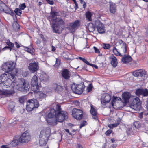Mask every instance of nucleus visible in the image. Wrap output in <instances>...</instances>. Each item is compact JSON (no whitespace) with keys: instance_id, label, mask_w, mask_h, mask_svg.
Here are the masks:
<instances>
[{"instance_id":"54","label":"nucleus","mask_w":148,"mask_h":148,"mask_svg":"<svg viewBox=\"0 0 148 148\" xmlns=\"http://www.w3.org/2000/svg\"><path fill=\"white\" fill-rule=\"evenodd\" d=\"M7 50H9L10 51V48L8 46H6L2 49V51H4Z\"/></svg>"},{"instance_id":"50","label":"nucleus","mask_w":148,"mask_h":148,"mask_svg":"<svg viewBox=\"0 0 148 148\" xmlns=\"http://www.w3.org/2000/svg\"><path fill=\"white\" fill-rule=\"evenodd\" d=\"M112 132V131L111 130H107L105 132V134L106 136H108Z\"/></svg>"},{"instance_id":"29","label":"nucleus","mask_w":148,"mask_h":148,"mask_svg":"<svg viewBox=\"0 0 148 148\" xmlns=\"http://www.w3.org/2000/svg\"><path fill=\"white\" fill-rule=\"evenodd\" d=\"M20 143V141L19 138L18 139L15 137L14 138L11 144L13 147H15L18 145Z\"/></svg>"},{"instance_id":"6","label":"nucleus","mask_w":148,"mask_h":148,"mask_svg":"<svg viewBox=\"0 0 148 148\" xmlns=\"http://www.w3.org/2000/svg\"><path fill=\"white\" fill-rule=\"evenodd\" d=\"M51 131L49 128H47L41 131L40 134L39 143L41 145H45L46 140L50 135Z\"/></svg>"},{"instance_id":"26","label":"nucleus","mask_w":148,"mask_h":148,"mask_svg":"<svg viewBox=\"0 0 148 148\" xmlns=\"http://www.w3.org/2000/svg\"><path fill=\"white\" fill-rule=\"evenodd\" d=\"M116 10L115 4L112 2L110 3V11L111 13L115 14Z\"/></svg>"},{"instance_id":"11","label":"nucleus","mask_w":148,"mask_h":148,"mask_svg":"<svg viewBox=\"0 0 148 148\" xmlns=\"http://www.w3.org/2000/svg\"><path fill=\"white\" fill-rule=\"evenodd\" d=\"M19 138L21 143H27L30 140L31 136L28 132L26 131L21 134Z\"/></svg>"},{"instance_id":"39","label":"nucleus","mask_w":148,"mask_h":148,"mask_svg":"<svg viewBox=\"0 0 148 148\" xmlns=\"http://www.w3.org/2000/svg\"><path fill=\"white\" fill-rule=\"evenodd\" d=\"M143 89L139 88L136 90L135 94L138 96L142 95Z\"/></svg>"},{"instance_id":"38","label":"nucleus","mask_w":148,"mask_h":148,"mask_svg":"<svg viewBox=\"0 0 148 148\" xmlns=\"http://www.w3.org/2000/svg\"><path fill=\"white\" fill-rule=\"evenodd\" d=\"M56 110H55L56 111V114L63 111H62L61 105L59 104H57L56 105Z\"/></svg>"},{"instance_id":"46","label":"nucleus","mask_w":148,"mask_h":148,"mask_svg":"<svg viewBox=\"0 0 148 148\" xmlns=\"http://www.w3.org/2000/svg\"><path fill=\"white\" fill-rule=\"evenodd\" d=\"M41 38L43 41V42L44 44H45L47 42V39L44 37V35L42 34H41L40 35Z\"/></svg>"},{"instance_id":"52","label":"nucleus","mask_w":148,"mask_h":148,"mask_svg":"<svg viewBox=\"0 0 148 148\" xmlns=\"http://www.w3.org/2000/svg\"><path fill=\"white\" fill-rule=\"evenodd\" d=\"M93 48L95 50V52L96 53H100V51L99 49L97 48L96 47H93Z\"/></svg>"},{"instance_id":"8","label":"nucleus","mask_w":148,"mask_h":148,"mask_svg":"<svg viewBox=\"0 0 148 148\" xmlns=\"http://www.w3.org/2000/svg\"><path fill=\"white\" fill-rule=\"evenodd\" d=\"M83 112L82 110L73 108L72 110V117L77 120H81L83 117Z\"/></svg>"},{"instance_id":"27","label":"nucleus","mask_w":148,"mask_h":148,"mask_svg":"<svg viewBox=\"0 0 148 148\" xmlns=\"http://www.w3.org/2000/svg\"><path fill=\"white\" fill-rule=\"evenodd\" d=\"M3 11L8 14L10 15L14 18V17H16V16L14 12H13L11 8H8L6 9L5 10L4 9V11Z\"/></svg>"},{"instance_id":"42","label":"nucleus","mask_w":148,"mask_h":148,"mask_svg":"<svg viewBox=\"0 0 148 148\" xmlns=\"http://www.w3.org/2000/svg\"><path fill=\"white\" fill-rule=\"evenodd\" d=\"M119 124V123H117L115 124H109L108 125V127L110 129H112L113 128L117 127Z\"/></svg>"},{"instance_id":"41","label":"nucleus","mask_w":148,"mask_h":148,"mask_svg":"<svg viewBox=\"0 0 148 148\" xmlns=\"http://www.w3.org/2000/svg\"><path fill=\"white\" fill-rule=\"evenodd\" d=\"M14 11L16 14L18 16H21L22 14L21 10L18 8H16Z\"/></svg>"},{"instance_id":"24","label":"nucleus","mask_w":148,"mask_h":148,"mask_svg":"<svg viewBox=\"0 0 148 148\" xmlns=\"http://www.w3.org/2000/svg\"><path fill=\"white\" fill-rule=\"evenodd\" d=\"M132 58L129 56L124 55V56L122 58L121 61L123 64H128L131 62L132 60Z\"/></svg>"},{"instance_id":"56","label":"nucleus","mask_w":148,"mask_h":148,"mask_svg":"<svg viewBox=\"0 0 148 148\" xmlns=\"http://www.w3.org/2000/svg\"><path fill=\"white\" fill-rule=\"evenodd\" d=\"M124 43L125 42L121 40H119L117 42V43H118L120 45L122 44V46H123V43Z\"/></svg>"},{"instance_id":"64","label":"nucleus","mask_w":148,"mask_h":148,"mask_svg":"<svg viewBox=\"0 0 148 148\" xmlns=\"http://www.w3.org/2000/svg\"><path fill=\"white\" fill-rule=\"evenodd\" d=\"M77 145L78 146V148H83L82 146L80 144L77 143Z\"/></svg>"},{"instance_id":"59","label":"nucleus","mask_w":148,"mask_h":148,"mask_svg":"<svg viewBox=\"0 0 148 148\" xmlns=\"http://www.w3.org/2000/svg\"><path fill=\"white\" fill-rule=\"evenodd\" d=\"M15 45L17 48H19L21 47L20 45L18 43L17 41H15Z\"/></svg>"},{"instance_id":"15","label":"nucleus","mask_w":148,"mask_h":148,"mask_svg":"<svg viewBox=\"0 0 148 148\" xmlns=\"http://www.w3.org/2000/svg\"><path fill=\"white\" fill-rule=\"evenodd\" d=\"M132 75L135 77H145L147 75V72L145 70L139 69L136 70L132 72Z\"/></svg>"},{"instance_id":"51","label":"nucleus","mask_w":148,"mask_h":148,"mask_svg":"<svg viewBox=\"0 0 148 148\" xmlns=\"http://www.w3.org/2000/svg\"><path fill=\"white\" fill-rule=\"evenodd\" d=\"M75 106H79L80 105V103L78 101H75L73 102Z\"/></svg>"},{"instance_id":"7","label":"nucleus","mask_w":148,"mask_h":148,"mask_svg":"<svg viewBox=\"0 0 148 148\" xmlns=\"http://www.w3.org/2000/svg\"><path fill=\"white\" fill-rule=\"evenodd\" d=\"M141 101L137 97H134L131 101V107L136 110H139L141 108Z\"/></svg>"},{"instance_id":"33","label":"nucleus","mask_w":148,"mask_h":148,"mask_svg":"<svg viewBox=\"0 0 148 148\" xmlns=\"http://www.w3.org/2000/svg\"><path fill=\"white\" fill-rule=\"evenodd\" d=\"M113 52L116 56H123V55L121 54V53L118 51V49L115 47H113Z\"/></svg>"},{"instance_id":"36","label":"nucleus","mask_w":148,"mask_h":148,"mask_svg":"<svg viewBox=\"0 0 148 148\" xmlns=\"http://www.w3.org/2000/svg\"><path fill=\"white\" fill-rule=\"evenodd\" d=\"M92 16L90 12L88 11L86 12V17L88 21H90L92 20L91 16Z\"/></svg>"},{"instance_id":"10","label":"nucleus","mask_w":148,"mask_h":148,"mask_svg":"<svg viewBox=\"0 0 148 148\" xmlns=\"http://www.w3.org/2000/svg\"><path fill=\"white\" fill-rule=\"evenodd\" d=\"M85 87L84 84H81L77 85H72L71 86V89L74 93L80 94L83 92Z\"/></svg>"},{"instance_id":"17","label":"nucleus","mask_w":148,"mask_h":148,"mask_svg":"<svg viewBox=\"0 0 148 148\" xmlns=\"http://www.w3.org/2000/svg\"><path fill=\"white\" fill-rule=\"evenodd\" d=\"M28 68L31 72L34 73L39 69L38 63L35 62L30 63Z\"/></svg>"},{"instance_id":"62","label":"nucleus","mask_w":148,"mask_h":148,"mask_svg":"<svg viewBox=\"0 0 148 148\" xmlns=\"http://www.w3.org/2000/svg\"><path fill=\"white\" fill-rule=\"evenodd\" d=\"M116 99H114L112 100L111 101V104L112 106H114V104L116 101Z\"/></svg>"},{"instance_id":"5","label":"nucleus","mask_w":148,"mask_h":148,"mask_svg":"<svg viewBox=\"0 0 148 148\" xmlns=\"http://www.w3.org/2000/svg\"><path fill=\"white\" fill-rule=\"evenodd\" d=\"M26 103V109L28 112L35 110L40 105L38 101L36 99H29Z\"/></svg>"},{"instance_id":"58","label":"nucleus","mask_w":148,"mask_h":148,"mask_svg":"<svg viewBox=\"0 0 148 148\" xmlns=\"http://www.w3.org/2000/svg\"><path fill=\"white\" fill-rule=\"evenodd\" d=\"M75 4V6H74V8L75 10H77L78 8V4L77 2L74 3Z\"/></svg>"},{"instance_id":"63","label":"nucleus","mask_w":148,"mask_h":148,"mask_svg":"<svg viewBox=\"0 0 148 148\" xmlns=\"http://www.w3.org/2000/svg\"><path fill=\"white\" fill-rule=\"evenodd\" d=\"M83 8L85 9L86 7V3L85 2H83Z\"/></svg>"},{"instance_id":"48","label":"nucleus","mask_w":148,"mask_h":148,"mask_svg":"<svg viewBox=\"0 0 148 148\" xmlns=\"http://www.w3.org/2000/svg\"><path fill=\"white\" fill-rule=\"evenodd\" d=\"M110 47V45L109 44H105L103 45V48L106 49H109Z\"/></svg>"},{"instance_id":"34","label":"nucleus","mask_w":148,"mask_h":148,"mask_svg":"<svg viewBox=\"0 0 148 148\" xmlns=\"http://www.w3.org/2000/svg\"><path fill=\"white\" fill-rule=\"evenodd\" d=\"M6 42V44L10 48V51H11L14 47V44L11 42L9 39L7 40Z\"/></svg>"},{"instance_id":"3","label":"nucleus","mask_w":148,"mask_h":148,"mask_svg":"<svg viewBox=\"0 0 148 148\" xmlns=\"http://www.w3.org/2000/svg\"><path fill=\"white\" fill-rule=\"evenodd\" d=\"M64 22L62 19L56 18L52 25L53 32L55 33H60L64 29Z\"/></svg>"},{"instance_id":"44","label":"nucleus","mask_w":148,"mask_h":148,"mask_svg":"<svg viewBox=\"0 0 148 148\" xmlns=\"http://www.w3.org/2000/svg\"><path fill=\"white\" fill-rule=\"evenodd\" d=\"M92 84H90L87 87V92H89L92 90Z\"/></svg>"},{"instance_id":"37","label":"nucleus","mask_w":148,"mask_h":148,"mask_svg":"<svg viewBox=\"0 0 148 148\" xmlns=\"http://www.w3.org/2000/svg\"><path fill=\"white\" fill-rule=\"evenodd\" d=\"M133 125L135 128L138 129L140 127L141 124L139 121H137L134 123Z\"/></svg>"},{"instance_id":"57","label":"nucleus","mask_w":148,"mask_h":148,"mask_svg":"<svg viewBox=\"0 0 148 148\" xmlns=\"http://www.w3.org/2000/svg\"><path fill=\"white\" fill-rule=\"evenodd\" d=\"M47 3L51 5H53L54 4V2L52 0H49L47 1Z\"/></svg>"},{"instance_id":"9","label":"nucleus","mask_w":148,"mask_h":148,"mask_svg":"<svg viewBox=\"0 0 148 148\" xmlns=\"http://www.w3.org/2000/svg\"><path fill=\"white\" fill-rule=\"evenodd\" d=\"M38 78L37 76L34 75L31 80V89L34 92L38 91V89L40 87L38 84Z\"/></svg>"},{"instance_id":"49","label":"nucleus","mask_w":148,"mask_h":148,"mask_svg":"<svg viewBox=\"0 0 148 148\" xmlns=\"http://www.w3.org/2000/svg\"><path fill=\"white\" fill-rule=\"evenodd\" d=\"M26 6L25 3H23L22 4H21L19 5V8L20 9L23 10H24L26 8Z\"/></svg>"},{"instance_id":"12","label":"nucleus","mask_w":148,"mask_h":148,"mask_svg":"<svg viewBox=\"0 0 148 148\" xmlns=\"http://www.w3.org/2000/svg\"><path fill=\"white\" fill-rule=\"evenodd\" d=\"M80 25V22L79 20H77L75 21L69 23L67 28L70 31L74 32Z\"/></svg>"},{"instance_id":"60","label":"nucleus","mask_w":148,"mask_h":148,"mask_svg":"<svg viewBox=\"0 0 148 148\" xmlns=\"http://www.w3.org/2000/svg\"><path fill=\"white\" fill-rule=\"evenodd\" d=\"M64 130L66 132H67V133H68L69 135H72V133L70 132L69 130V129H64Z\"/></svg>"},{"instance_id":"25","label":"nucleus","mask_w":148,"mask_h":148,"mask_svg":"<svg viewBox=\"0 0 148 148\" xmlns=\"http://www.w3.org/2000/svg\"><path fill=\"white\" fill-rule=\"evenodd\" d=\"M38 92H34L36 93L35 96L36 98L39 100H41L45 98L46 94L41 92H39V89Z\"/></svg>"},{"instance_id":"2","label":"nucleus","mask_w":148,"mask_h":148,"mask_svg":"<svg viewBox=\"0 0 148 148\" xmlns=\"http://www.w3.org/2000/svg\"><path fill=\"white\" fill-rule=\"evenodd\" d=\"M56 113L55 109L51 108L45 114V116L48 123L50 125H56L57 124V121L55 120Z\"/></svg>"},{"instance_id":"23","label":"nucleus","mask_w":148,"mask_h":148,"mask_svg":"<svg viewBox=\"0 0 148 148\" xmlns=\"http://www.w3.org/2000/svg\"><path fill=\"white\" fill-rule=\"evenodd\" d=\"M14 89L9 90H8L0 89V95H4L8 96L9 95H11L14 93Z\"/></svg>"},{"instance_id":"22","label":"nucleus","mask_w":148,"mask_h":148,"mask_svg":"<svg viewBox=\"0 0 148 148\" xmlns=\"http://www.w3.org/2000/svg\"><path fill=\"white\" fill-rule=\"evenodd\" d=\"M109 58L110 62V64L111 65L114 67H116L117 66L118 61L117 59L116 58L112 55L110 56Z\"/></svg>"},{"instance_id":"47","label":"nucleus","mask_w":148,"mask_h":148,"mask_svg":"<svg viewBox=\"0 0 148 148\" xmlns=\"http://www.w3.org/2000/svg\"><path fill=\"white\" fill-rule=\"evenodd\" d=\"M19 101L21 104H23L25 102L24 98L23 96H21L19 98Z\"/></svg>"},{"instance_id":"1","label":"nucleus","mask_w":148,"mask_h":148,"mask_svg":"<svg viewBox=\"0 0 148 148\" xmlns=\"http://www.w3.org/2000/svg\"><path fill=\"white\" fill-rule=\"evenodd\" d=\"M16 65V63L12 61L3 64L2 69L6 72L0 76V84L1 86L14 88L16 83L15 76L18 72L17 69L15 68Z\"/></svg>"},{"instance_id":"19","label":"nucleus","mask_w":148,"mask_h":148,"mask_svg":"<svg viewBox=\"0 0 148 148\" xmlns=\"http://www.w3.org/2000/svg\"><path fill=\"white\" fill-rule=\"evenodd\" d=\"M58 14V12H56L55 10H52L50 12V15L47 17V18L50 21H51L53 22L55 20V18H56Z\"/></svg>"},{"instance_id":"18","label":"nucleus","mask_w":148,"mask_h":148,"mask_svg":"<svg viewBox=\"0 0 148 148\" xmlns=\"http://www.w3.org/2000/svg\"><path fill=\"white\" fill-rule=\"evenodd\" d=\"M131 96V94L129 92H126L123 93L122 95L123 102L126 104L128 103Z\"/></svg>"},{"instance_id":"43","label":"nucleus","mask_w":148,"mask_h":148,"mask_svg":"<svg viewBox=\"0 0 148 148\" xmlns=\"http://www.w3.org/2000/svg\"><path fill=\"white\" fill-rule=\"evenodd\" d=\"M56 63L54 64V66L58 68L60 64L61 60L60 59L58 58H56Z\"/></svg>"},{"instance_id":"13","label":"nucleus","mask_w":148,"mask_h":148,"mask_svg":"<svg viewBox=\"0 0 148 148\" xmlns=\"http://www.w3.org/2000/svg\"><path fill=\"white\" fill-rule=\"evenodd\" d=\"M67 113L65 111H62L61 112L57 113L56 116V118L55 120L57 121L58 122H62L68 118Z\"/></svg>"},{"instance_id":"32","label":"nucleus","mask_w":148,"mask_h":148,"mask_svg":"<svg viewBox=\"0 0 148 148\" xmlns=\"http://www.w3.org/2000/svg\"><path fill=\"white\" fill-rule=\"evenodd\" d=\"M91 109L90 112L92 115V116L97 115V111L93 107L92 105H90Z\"/></svg>"},{"instance_id":"45","label":"nucleus","mask_w":148,"mask_h":148,"mask_svg":"<svg viewBox=\"0 0 148 148\" xmlns=\"http://www.w3.org/2000/svg\"><path fill=\"white\" fill-rule=\"evenodd\" d=\"M142 95L144 97L148 96V90L147 89H143Z\"/></svg>"},{"instance_id":"20","label":"nucleus","mask_w":148,"mask_h":148,"mask_svg":"<svg viewBox=\"0 0 148 148\" xmlns=\"http://www.w3.org/2000/svg\"><path fill=\"white\" fill-rule=\"evenodd\" d=\"M61 75L63 78L66 79H68L71 77L70 72L66 69H64L61 73Z\"/></svg>"},{"instance_id":"61","label":"nucleus","mask_w":148,"mask_h":148,"mask_svg":"<svg viewBox=\"0 0 148 148\" xmlns=\"http://www.w3.org/2000/svg\"><path fill=\"white\" fill-rule=\"evenodd\" d=\"M25 49H26L25 50L27 51V52H29V53H30V51H31V49L29 48L28 47H25Z\"/></svg>"},{"instance_id":"21","label":"nucleus","mask_w":148,"mask_h":148,"mask_svg":"<svg viewBox=\"0 0 148 148\" xmlns=\"http://www.w3.org/2000/svg\"><path fill=\"white\" fill-rule=\"evenodd\" d=\"M52 88L55 92L58 93L60 92L63 90V86L57 83H54L53 84Z\"/></svg>"},{"instance_id":"40","label":"nucleus","mask_w":148,"mask_h":148,"mask_svg":"<svg viewBox=\"0 0 148 148\" xmlns=\"http://www.w3.org/2000/svg\"><path fill=\"white\" fill-rule=\"evenodd\" d=\"M7 6L6 4L2 1H0V10L2 11H4V10Z\"/></svg>"},{"instance_id":"14","label":"nucleus","mask_w":148,"mask_h":148,"mask_svg":"<svg viewBox=\"0 0 148 148\" xmlns=\"http://www.w3.org/2000/svg\"><path fill=\"white\" fill-rule=\"evenodd\" d=\"M95 25L99 33L103 34L105 33V30L104 25L99 20H95Z\"/></svg>"},{"instance_id":"16","label":"nucleus","mask_w":148,"mask_h":148,"mask_svg":"<svg viewBox=\"0 0 148 148\" xmlns=\"http://www.w3.org/2000/svg\"><path fill=\"white\" fill-rule=\"evenodd\" d=\"M111 95L108 93L104 94L103 96V98L101 99V103L104 105L108 103L111 100Z\"/></svg>"},{"instance_id":"53","label":"nucleus","mask_w":148,"mask_h":148,"mask_svg":"<svg viewBox=\"0 0 148 148\" xmlns=\"http://www.w3.org/2000/svg\"><path fill=\"white\" fill-rule=\"evenodd\" d=\"M86 123H87V122L86 121H84L83 123H82L80 124V127H79L80 128H81L83 126H85L86 125Z\"/></svg>"},{"instance_id":"30","label":"nucleus","mask_w":148,"mask_h":148,"mask_svg":"<svg viewBox=\"0 0 148 148\" xmlns=\"http://www.w3.org/2000/svg\"><path fill=\"white\" fill-rule=\"evenodd\" d=\"M127 51L126 44L125 43H123V45L121 47V49L120 50L121 54L125 55Z\"/></svg>"},{"instance_id":"28","label":"nucleus","mask_w":148,"mask_h":148,"mask_svg":"<svg viewBox=\"0 0 148 148\" xmlns=\"http://www.w3.org/2000/svg\"><path fill=\"white\" fill-rule=\"evenodd\" d=\"M15 103L14 102H10L8 107V110L12 113L15 110Z\"/></svg>"},{"instance_id":"35","label":"nucleus","mask_w":148,"mask_h":148,"mask_svg":"<svg viewBox=\"0 0 148 148\" xmlns=\"http://www.w3.org/2000/svg\"><path fill=\"white\" fill-rule=\"evenodd\" d=\"M77 59H80V60L82 61L84 63H85L86 64L90 66H92V64L90 63L85 58H82L81 57H79L78 58H77Z\"/></svg>"},{"instance_id":"31","label":"nucleus","mask_w":148,"mask_h":148,"mask_svg":"<svg viewBox=\"0 0 148 148\" xmlns=\"http://www.w3.org/2000/svg\"><path fill=\"white\" fill-rule=\"evenodd\" d=\"M95 25H94L92 23H90L88 26V28L89 31L90 32H93L95 29Z\"/></svg>"},{"instance_id":"55","label":"nucleus","mask_w":148,"mask_h":148,"mask_svg":"<svg viewBox=\"0 0 148 148\" xmlns=\"http://www.w3.org/2000/svg\"><path fill=\"white\" fill-rule=\"evenodd\" d=\"M41 42V40L40 39L38 38L36 42L37 45H40Z\"/></svg>"},{"instance_id":"4","label":"nucleus","mask_w":148,"mask_h":148,"mask_svg":"<svg viewBox=\"0 0 148 148\" xmlns=\"http://www.w3.org/2000/svg\"><path fill=\"white\" fill-rule=\"evenodd\" d=\"M16 87L20 91L26 93L29 91L30 88V85L29 83L23 78H21L19 79L18 83L16 84Z\"/></svg>"}]
</instances>
